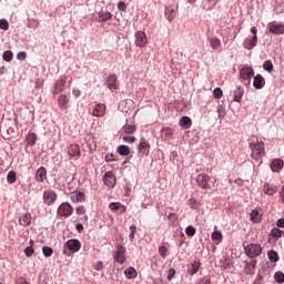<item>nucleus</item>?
<instances>
[{"label":"nucleus","mask_w":284,"mask_h":284,"mask_svg":"<svg viewBox=\"0 0 284 284\" xmlns=\"http://www.w3.org/2000/svg\"><path fill=\"white\" fill-rule=\"evenodd\" d=\"M284 162L281 159H275L271 163L272 172H281L283 170Z\"/></svg>","instance_id":"obj_21"},{"label":"nucleus","mask_w":284,"mask_h":284,"mask_svg":"<svg viewBox=\"0 0 284 284\" xmlns=\"http://www.w3.org/2000/svg\"><path fill=\"white\" fill-rule=\"evenodd\" d=\"M169 219V225H172L173 227H176L179 225V215L176 213H170L168 215Z\"/></svg>","instance_id":"obj_27"},{"label":"nucleus","mask_w":284,"mask_h":284,"mask_svg":"<svg viewBox=\"0 0 284 284\" xmlns=\"http://www.w3.org/2000/svg\"><path fill=\"white\" fill-rule=\"evenodd\" d=\"M274 278H275L276 283H284V274H283V272L275 273Z\"/></svg>","instance_id":"obj_51"},{"label":"nucleus","mask_w":284,"mask_h":284,"mask_svg":"<svg viewBox=\"0 0 284 284\" xmlns=\"http://www.w3.org/2000/svg\"><path fill=\"white\" fill-rule=\"evenodd\" d=\"M175 274H176V270L170 268L168 274V281H172Z\"/></svg>","instance_id":"obj_56"},{"label":"nucleus","mask_w":284,"mask_h":284,"mask_svg":"<svg viewBox=\"0 0 284 284\" xmlns=\"http://www.w3.org/2000/svg\"><path fill=\"white\" fill-rule=\"evenodd\" d=\"M105 161H106V163H112V161H115V160H114V154L108 153V154L105 155Z\"/></svg>","instance_id":"obj_57"},{"label":"nucleus","mask_w":284,"mask_h":284,"mask_svg":"<svg viewBox=\"0 0 284 284\" xmlns=\"http://www.w3.org/2000/svg\"><path fill=\"white\" fill-rule=\"evenodd\" d=\"M105 114V104H97L93 109V116H103Z\"/></svg>","instance_id":"obj_22"},{"label":"nucleus","mask_w":284,"mask_h":284,"mask_svg":"<svg viewBox=\"0 0 284 284\" xmlns=\"http://www.w3.org/2000/svg\"><path fill=\"white\" fill-rule=\"evenodd\" d=\"M189 205H191L192 210H196V200L195 199H190L189 200Z\"/></svg>","instance_id":"obj_60"},{"label":"nucleus","mask_w":284,"mask_h":284,"mask_svg":"<svg viewBox=\"0 0 284 284\" xmlns=\"http://www.w3.org/2000/svg\"><path fill=\"white\" fill-rule=\"evenodd\" d=\"M70 199L73 203H83L85 201V194L83 192L73 193Z\"/></svg>","instance_id":"obj_23"},{"label":"nucleus","mask_w":284,"mask_h":284,"mask_svg":"<svg viewBox=\"0 0 284 284\" xmlns=\"http://www.w3.org/2000/svg\"><path fill=\"white\" fill-rule=\"evenodd\" d=\"M201 267V263L194 262L191 264V268L189 270L190 274L193 276V274H196L199 272V268Z\"/></svg>","instance_id":"obj_43"},{"label":"nucleus","mask_w":284,"mask_h":284,"mask_svg":"<svg viewBox=\"0 0 284 284\" xmlns=\"http://www.w3.org/2000/svg\"><path fill=\"white\" fill-rule=\"evenodd\" d=\"M174 134V130H172L171 128H165L162 130V135L166 136L168 139H170V136H172Z\"/></svg>","instance_id":"obj_46"},{"label":"nucleus","mask_w":284,"mask_h":284,"mask_svg":"<svg viewBox=\"0 0 284 284\" xmlns=\"http://www.w3.org/2000/svg\"><path fill=\"white\" fill-rule=\"evenodd\" d=\"M240 77L243 81H250V68H242L240 70Z\"/></svg>","instance_id":"obj_30"},{"label":"nucleus","mask_w":284,"mask_h":284,"mask_svg":"<svg viewBox=\"0 0 284 284\" xmlns=\"http://www.w3.org/2000/svg\"><path fill=\"white\" fill-rule=\"evenodd\" d=\"M130 234H129V239H130V241H131V243H132V241H134V236H135V234H136V225H134V224H132L131 226H130Z\"/></svg>","instance_id":"obj_47"},{"label":"nucleus","mask_w":284,"mask_h":284,"mask_svg":"<svg viewBox=\"0 0 284 284\" xmlns=\"http://www.w3.org/2000/svg\"><path fill=\"white\" fill-rule=\"evenodd\" d=\"M100 21H110L112 19V13L110 11L98 13Z\"/></svg>","instance_id":"obj_34"},{"label":"nucleus","mask_w":284,"mask_h":284,"mask_svg":"<svg viewBox=\"0 0 284 284\" xmlns=\"http://www.w3.org/2000/svg\"><path fill=\"white\" fill-rule=\"evenodd\" d=\"M196 183L199 187H202V190H210V178L207 174H199Z\"/></svg>","instance_id":"obj_7"},{"label":"nucleus","mask_w":284,"mask_h":284,"mask_svg":"<svg viewBox=\"0 0 284 284\" xmlns=\"http://www.w3.org/2000/svg\"><path fill=\"white\" fill-rule=\"evenodd\" d=\"M24 254H26V256H28V258H30V256H32V254H34V247L28 246V247L24 250Z\"/></svg>","instance_id":"obj_52"},{"label":"nucleus","mask_w":284,"mask_h":284,"mask_svg":"<svg viewBox=\"0 0 284 284\" xmlns=\"http://www.w3.org/2000/svg\"><path fill=\"white\" fill-rule=\"evenodd\" d=\"M72 205H70V203H62L59 207H58V214L59 216H72Z\"/></svg>","instance_id":"obj_6"},{"label":"nucleus","mask_w":284,"mask_h":284,"mask_svg":"<svg viewBox=\"0 0 284 284\" xmlns=\"http://www.w3.org/2000/svg\"><path fill=\"white\" fill-rule=\"evenodd\" d=\"M256 32H258V30H256V28L253 27L251 29V33L253 34V38L251 40V48H254L256 45V43H258V37H256Z\"/></svg>","instance_id":"obj_33"},{"label":"nucleus","mask_w":284,"mask_h":284,"mask_svg":"<svg viewBox=\"0 0 284 284\" xmlns=\"http://www.w3.org/2000/svg\"><path fill=\"white\" fill-rule=\"evenodd\" d=\"M276 225H277V227H284V219H280V220L276 222Z\"/></svg>","instance_id":"obj_64"},{"label":"nucleus","mask_w":284,"mask_h":284,"mask_svg":"<svg viewBox=\"0 0 284 284\" xmlns=\"http://www.w3.org/2000/svg\"><path fill=\"white\" fill-rule=\"evenodd\" d=\"M283 234H284V232L278 227H274L271 231V236H274V239H281V236H283Z\"/></svg>","instance_id":"obj_40"},{"label":"nucleus","mask_w":284,"mask_h":284,"mask_svg":"<svg viewBox=\"0 0 284 284\" xmlns=\"http://www.w3.org/2000/svg\"><path fill=\"white\" fill-rule=\"evenodd\" d=\"M263 253V247H261V245L258 244H251V248H250V256L251 258H254L256 256H261V254Z\"/></svg>","instance_id":"obj_18"},{"label":"nucleus","mask_w":284,"mask_h":284,"mask_svg":"<svg viewBox=\"0 0 284 284\" xmlns=\"http://www.w3.org/2000/svg\"><path fill=\"white\" fill-rule=\"evenodd\" d=\"M123 141L125 143H134L136 141V138L135 136H123Z\"/></svg>","instance_id":"obj_55"},{"label":"nucleus","mask_w":284,"mask_h":284,"mask_svg":"<svg viewBox=\"0 0 284 284\" xmlns=\"http://www.w3.org/2000/svg\"><path fill=\"white\" fill-rule=\"evenodd\" d=\"M210 45L212 50H219V48H221V40H219V38H213L210 40Z\"/></svg>","instance_id":"obj_36"},{"label":"nucleus","mask_w":284,"mask_h":284,"mask_svg":"<svg viewBox=\"0 0 284 284\" xmlns=\"http://www.w3.org/2000/svg\"><path fill=\"white\" fill-rule=\"evenodd\" d=\"M244 90L241 87H237L234 91V101L241 103V99H243Z\"/></svg>","instance_id":"obj_28"},{"label":"nucleus","mask_w":284,"mask_h":284,"mask_svg":"<svg viewBox=\"0 0 284 284\" xmlns=\"http://www.w3.org/2000/svg\"><path fill=\"white\" fill-rule=\"evenodd\" d=\"M19 223L22 227H28L30 223H32V215L30 213H26L19 217Z\"/></svg>","instance_id":"obj_20"},{"label":"nucleus","mask_w":284,"mask_h":284,"mask_svg":"<svg viewBox=\"0 0 284 284\" xmlns=\"http://www.w3.org/2000/svg\"><path fill=\"white\" fill-rule=\"evenodd\" d=\"M16 284H28V280H26V277H20L17 280Z\"/></svg>","instance_id":"obj_62"},{"label":"nucleus","mask_w":284,"mask_h":284,"mask_svg":"<svg viewBox=\"0 0 284 284\" xmlns=\"http://www.w3.org/2000/svg\"><path fill=\"white\" fill-rule=\"evenodd\" d=\"M212 241L221 243L223 241V234L220 231H214L211 235Z\"/></svg>","instance_id":"obj_38"},{"label":"nucleus","mask_w":284,"mask_h":284,"mask_svg":"<svg viewBox=\"0 0 284 284\" xmlns=\"http://www.w3.org/2000/svg\"><path fill=\"white\" fill-rule=\"evenodd\" d=\"M267 256H268L271 263H277V261H278V253H276L275 251H270L267 253Z\"/></svg>","instance_id":"obj_41"},{"label":"nucleus","mask_w":284,"mask_h":284,"mask_svg":"<svg viewBox=\"0 0 284 284\" xmlns=\"http://www.w3.org/2000/svg\"><path fill=\"white\" fill-rule=\"evenodd\" d=\"M253 87L255 90H263V88H265V78L261 74L255 75L253 79Z\"/></svg>","instance_id":"obj_14"},{"label":"nucleus","mask_w":284,"mask_h":284,"mask_svg":"<svg viewBox=\"0 0 284 284\" xmlns=\"http://www.w3.org/2000/svg\"><path fill=\"white\" fill-rule=\"evenodd\" d=\"M214 99H222L223 98V90L221 88H215L213 90Z\"/></svg>","instance_id":"obj_45"},{"label":"nucleus","mask_w":284,"mask_h":284,"mask_svg":"<svg viewBox=\"0 0 284 284\" xmlns=\"http://www.w3.org/2000/svg\"><path fill=\"white\" fill-rule=\"evenodd\" d=\"M37 133L31 132L27 135V143L28 145H30V148H34V145H37Z\"/></svg>","instance_id":"obj_26"},{"label":"nucleus","mask_w":284,"mask_h":284,"mask_svg":"<svg viewBox=\"0 0 284 284\" xmlns=\"http://www.w3.org/2000/svg\"><path fill=\"white\" fill-rule=\"evenodd\" d=\"M122 132H124V134H134V132H136V126L125 124L124 126H122Z\"/></svg>","instance_id":"obj_31"},{"label":"nucleus","mask_w":284,"mask_h":284,"mask_svg":"<svg viewBox=\"0 0 284 284\" xmlns=\"http://www.w3.org/2000/svg\"><path fill=\"white\" fill-rule=\"evenodd\" d=\"M268 32L271 34H284V24L277 23L276 21L268 23Z\"/></svg>","instance_id":"obj_11"},{"label":"nucleus","mask_w":284,"mask_h":284,"mask_svg":"<svg viewBox=\"0 0 284 284\" xmlns=\"http://www.w3.org/2000/svg\"><path fill=\"white\" fill-rule=\"evenodd\" d=\"M68 103H70V98L65 94H61L58 99V105L61 110H68Z\"/></svg>","instance_id":"obj_19"},{"label":"nucleus","mask_w":284,"mask_h":284,"mask_svg":"<svg viewBox=\"0 0 284 284\" xmlns=\"http://www.w3.org/2000/svg\"><path fill=\"white\" fill-rule=\"evenodd\" d=\"M110 210L112 212H119L120 207H121V203L119 202H112L110 205H109Z\"/></svg>","instance_id":"obj_50"},{"label":"nucleus","mask_w":284,"mask_h":284,"mask_svg":"<svg viewBox=\"0 0 284 284\" xmlns=\"http://www.w3.org/2000/svg\"><path fill=\"white\" fill-rule=\"evenodd\" d=\"M45 179H48V171L45 170L44 166H41L36 172V181L38 183H43V181H45Z\"/></svg>","instance_id":"obj_13"},{"label":"nucleus","mask_w":284,"mask_h":284,"mask_svg":"<svg viewBox=\"0 0 284 284\" xmlns=\"http://www.w3.org/2000/svg\"><path fill=\"white\" fill-rule=\"evenodd\" d=\"M135 45L138 48H145V45H148V37H145V32H135Z\"/></svg>","instance_id":"obj_9"},{"label":"nucleus","mask_w":284,"mask_h":284,"mask_svg":"<svg viewBox=\"0 0 284 284\" xmlns=\"http://www.w3.org/2000/svg\"><path fill=\"white\" fill-rule=\"evenodd\" d=\"M10 29V23H8V20L1 19L0 20V30H9Z\"/></svg>","instance_id":"obj_49"},{"label":"nucleus","mask_w":284,"mask_h":284,"mask_svg":"<svg viewBox=\"0 0 284 284\" xmlns=\"http://www.w3.org/2000/svg\"><path fill=\"white\" fill-rule=\"evenodd\" d=\"M26 57H27L26 52H19V53L17 54V59H19L20 61L26 60Z\"/></svg>","instance_id":"obj_61"},{"label":"nucleus","mask_w":284,"mask_h":284,"mask_svg":"<svg viewBox=\"0 0 284 284\" xmlns=\"http://www.w3.org/2000/svg\"><path fill=\"white\" fill-rule=\"evenodd\" d=\"M179 125H181V128H184V130H187L192 126V119L187 116H182L180 119Z\"/></svg>","instance_id":"obj_24"},{"label":"nucleus","mask_w":284,"mask_h":284,"mask_svg":"<svg viewBox=\"0 0 284 284\" xmlns=\"http://www.w3.org/2000/svg\"><path fill=\"white\" fill-rule=\"evenodd\" d=\"M68 155L70 156V159H73V161H79V159L81 158V149L79 148V145L71 144L68 148Z\"/></svg>","instance_id":"obj_5"},{"label":"nucleus","mask_w":284,"mask_h":284,"mask_svg":"<svg viewBox=\"0 0 284 284\" xmlns=\"http://www.w3.org/2000/svg\"><path fill=\"white\" fill-rule=\"evenodd\" d=\"M263 69L266 70V72H273L274 64L272 63V60H266L263 64Z\"/></svg>","instance_id":"obj_42"},{"label":"nucleus","mask_w":284,"mask_h":284,"mask_svg":"<svg viewBox=\"0 0 284 284\" xmlns=\"http://www.w3.org/2000/svg\"><path fill=\"white\" fill-rule=\"evenodd\" d=\"M251 150H252V158L256 159V161H258V159L263 156V152H265L263 142L251 144Z\"/></svg>","instance_id":"obj_3"},{"label":"nucleus","mask_w":284,"mask_h":284,"mask_svg":"<svg viewBox=\"0 0 284 284\" xmlns=\"http://www.w3.org/2000/svg\"><path fill=\"white\" fill-rule=\"evenodd\" d=\"M150 150V142L145 141L144 139L140 142L138 146V154L139 156L143 158L145 156V151Z\"/></svg>","instance_id":"obj_16"},{"label":"nucleus","mask_w":284,"mask_h":284,"mask_svg":"<svg viewBox=\"0 0 284 284\" xmlns=\"http://www.w3.org/2000/svg\"><path fill=\"white\" fill-rule=\"evenodd\" d=\"M250 221H252V223H261V221H263V209L256 207L252 210Z\"/></svg>","instance_id":"obj_10"},{"label":"nucleus","mask_w":284,"mask_h":284,"mask_svg":"<svg viewBox=\"0 0 284 284\" xmlns=\"http://www.w3.org/2000/svg\"><path fill=\"white\" fill-rule=\"evenodd\" d=\"M94 270H97V272H101V270H103V263L101 261L97 262Z\"/></svg>","instance_id":"obj_58"},{"label":"nucleus","mask_w":284,"mask_h":284,"mask_svg":"<svg viewBox=\"0 0 284 284\" xmlns=\"http://www.w3.org/2000/svg\"><path fill=\"white\" fill-rule=\"evenodd\" d=\"M103 183L108 187H114L116 185V176L112 171H109L103 175Z\"/></svg>","instance_id":"obj_8"},{"label":"nucleus","mask_w":284,"mask_h":284,"mask_svg":"<svg viewBox=\"0 0 284 284\" xmlns=\"http://www.w3.org/2000/svg\"><path fill=\"white\" fill-rule=\"evenodd\" d=\"M65 88V78H60L54 85L53 94H60V92H63Z\"/></svg>","instance_id":"obj_17"},{"label":"nucleus","mask_w":284,"mask_h":284,"mask_svg":"<svg viewBox=\"0 0 284 284\" xmlns=\"http://www.w3.org/2000/svg\"><path fill=\"white\" fill-rule=\"evenodd\" d=\"M138 274L134 267H129L124 271L126 278H136Z\"/></svg>","instance_id":"obj_29"},{"label":"nucleus","mask_w":284,"mask_h":284,"mask_svg":"<svg viewBox=\"0 0 284 284\" xmlns=\"http://www.w3.org/2000/svg\"><path fill=\"white\" fill-rule=\"evenodd\" d=\"M42 254L47 258H50V256H52V254H54V250H52V247H50V246H43L42 247Z\"/></svg>","instance_id":"obj_37"},{"label":"nucleus","mask_w":284,"mask_h":284,"mask_svg":"<svg viewBox=\"0 0 284 284\" xmlns=\"http://www.w3.org/2000/svg\"><path fill=\"white\" fill-rule=\"evenodd\" d=\"M65 247L67 250H69L70 252H79V250H81V242L79 240H69L67 243H65Z\"/></svg>","instance_id":"obj_12"},{"label":"nucleus","mask_w":284,"mask_h":284,"mask_svg":"<svg viewBox=\"0 0 284 284\" xmlns=\"http://www.w3.org/2000/svg\"><path fill=\"white\" fill-rule=\"evenodd\" d=\"M118 8H119V10H121V12H125L128 10V6L123 1H120L118 3Z\"/></svg>","instance_id":"obj_54"},{"label":"nucleus","mask_w":284,"mask_h":284,"mask_svg":"<svg viewBox=\"0 0 284 284\" xmlns=\"http://www.w3.org/2000/svg\"><path fill=\"white\" fill-rule=\"evenodd\" d=\"M13 57L14 54L10 50L4 51L2 54L3 61H8V62L12 61Z\"/></svg>","instance_id":"obj_44"},{"label":"nucleus","mask_w":284,"mask_h":284,"mask_svg":"<svg viewBox=\"0 0 284 284\" xmlns=\"http://www.w3.org/2000/svg\"><path fill=\"white\" fill-rule=\"evenodd\" d=\"M8 183H17V172L10 171L7 175Z\"/></svg>","instance_id":"obj_39"},{"label":"nucleus","mask_w":284,"mask_h":284,"mask_svg":"<svg viewBox=\"0 0 284 284\" xmlns=\"http://www.w3.org/2000/svg\"><path fill=\"white\" fill-rule=\"evenodd\" d=\"M116 152L120 156H130V146L122 144L118 146Z\"/></svg>","instance_id":"obj_25"},{"label":"nucleus","mask_w":284,"mask_h":284,"mask_svg":"<svg viewBox=\"0 0 284 284\" xmlns=\"http://www.w3.org/2000/svg\"><path fill=\"white\" fill-rule=\"evenodd\" d=\"M158 252L161 258H168V254H170V250L166 246H159Z\"/></svg>","instance_id":"obj_35"},{"label":"nucleus","mask_w":284,"mask_h":284,"mask_svg":"<svg viewBox=\"0 0 284 284\" xmlns=\"http://www.w3.org/2000/svg\"><path fill=\"white\" fill-rule=\"evenodd\" d=\"M75 214H78V216H83V214H85V206H78L75 209Z\"/></svg>","instance_id":"obj_53"},{"label":"nucleus","mask_w":284,"mask_h":284,"mask_svg":"<svg viewBox=\"0 0 284 284\" xmlns=\"http://www.w3.org/2000/svg\"><path fill=\"white\" fill-rule=\"evenodd\" d=\"M243 247H244V250H245L246 256H250V243L244 242V243H243Z\"/></svg>","instance_id":"obj_59"},{"label":"nucleus","mask_w":284,"mask_h":284,"mask_svg":"<svg viewBox=\"0 0 284 284\" xmlns=\"http://www.w3.org/2000/svg\"><path fill=\"white\" fill-rule=\"evenodd\" d=\"M280 199H281L282 203H284V185L281 189Z\"/></svg>","instance_id":"obj_63"},{"label":"nucleus","mask_w":284,"mask_h":284,"mask_svg":"<svg viewBox=\"0 0 284 284\" xmlns=\"http://www.w3.org/2000/svg\"><path fill=\"white\" fill-rule=\"evenodd\" d=\"M42 199L44 205H54V203H57L58 195L54 190L49 189L43 192Z\"/></svg>","instance_id":"obj_2"},{"label":"nucleus","mask_w":284,"mask_h":284,"mask_svg":"<svg viewBox=\"0 0 284 284\" xmlns=\"http://www.w3.org/2000/svg\"><path fill=\"white\" fill-rule=\"evenodd\" d=\"M106 87L109 88V90H111V92H114V90H119V78L116 77V74H109V77L106 78Z\"/></svg>","instance_id":"obj_4"},{"label":"nucleus","mask_w":284,"mask_h":284,"mask_svg":"<svg viewBox=\"0 0 284 284\" xmlns=\"http://www.w3.org/2000/svg\"><path fill=\"white\" fill-rule=\"evenodd\" d=\"M125 254H126L125 246H123L121 244H118L115 246V252H114V255H113V258H114L115 263H119L120 265H123V263H125V261H126Z\"/></svg>","instance_id":"obj_1"},{"label":"nucleus","mask_w":284,"mask_h":284,"mask_svg":"<svg viewBox=\"0 0 284 284\" xmlns=\"http://www.w3.org/2000/svg\"><path fill=\"white\" fill-rule=\"evenodd\" d=\"M186 236H194L196 234V229L194 226L190 225L185 229Z\"/></svg>","instance_id":"obj_48"},{"label":"nucleus","mask_w":284,"mask_h":284,"mask_svg":"<svg viewBox=\"0 0 284 284\" xmlns=\"http://www.w3.org/2000/svg\"><path fill=\"white\" fill-rule=\"evenodd\" d=\"M165 18L168 19V21L172 22L174 21V19L176 18V12L174 11V9H166L165 11Z\"/></svg>","instance_id":"obj_32"},{"label":"nucleus","mask_w":284,"mask_h":284,"mask_svg":"<svg viewBox=\"0 0 284 284\" xmlns=\"http://www.w3.org/2000/svg\"><path fill=\"white\" fill-rule=\"evenodd\" d=\"M263 192L267 196H274V194H276V192H278V187L274 184L266 183V184H264Z\"/></svg>","instance_id":"obj_15"}]
</instances>
